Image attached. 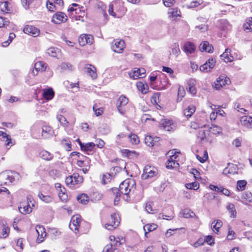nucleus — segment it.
Listing matches in <instances>:
<instances>
[{
    "label": "nucleus",
    "mask_w": 252,
    "mask_h": 252,
    "mask_svg": "<svg viewBox=\"0 0 252 252\" xmlns=\"http://www.w3.org/2000/svg\"><path fill=\"white\" fill-rule=\"evenodd\" d=\"M20 178V174L15 171H5L0 173V186L9 185Z\"/></svg>",
    "instance_id": "obj_1"
},
{
    "label": "nucleus",
    "mask_w": 252,
    "mask_h": 252,
    "mask_svg": "<svg viewBox=\"0 0 252 252\" xmlns=\"http://www.w3.org/2000/svg\"><path fill=\"white\" fill-rule=\"evenodd\" d=\"M134 185V183L133 181L126 180L120 185L119 189L121 193L126 196L127 199L128 197V195L130 191L135 189Z\"/></svg>",
    "instance_id": "obj_2"
},
{
    "label": "nucleus",
    "mask_w": 252,
    "mask_h": 252,
    "mask_svg": "<svg viewBox=\"0 0 252 252\" xmlns=\"http://www.w3.org/2000/svg\"><path fill=\"white\" fill-rule=\"evenodd\" d=\"M158 174V169L154 166L147 165L143 169V173L141 178L144 180L150 179L157 176Z\"/></svg>",
    "instance_id": "obj_3"
},
{
    "label": "nucleus",
    "mask_w": 252,
    "mask_h": 252,
    "mask_svg": "<svg viewBox=\"0 0 252 252\" xmlns=\"http://www.w3.org/2000/svg\"><path fill=\"white\" fill-rule=\"evenodd\" d=\"M83 179L82 176L78 174H73L66 178L65 183L67 186L70 188H74L76 185H77L83 182Z\"/></svg>",
    "instance_id": "obj_4"
},
{
    "label": "nucleus",
    "mask_w": 252,
    "mask_h": 252,
    "mask_svg": "<svg viewBox=\"0 0 252 252\" xmlns=\"http://www.w3.org/2000/svg\"><path fill=\"white\" fill-rule=\"evenodd\" d=\"M120 217L116 213H113L111 215L108 223L105 224L104 227L106 229L112 230L116 228L120 223Z\"/></svg>",
    "instance_id": "obj_5"
},
{
    "label": "nucleus",
    "mask_w": 252,
    "mask_h": 252,
    "mask_svg": "<svg viewBox=\"0 0 252 252\" xmlns=\"http://www.w3.org/2000/svg\"><path fill=\"white\" fill-rule=\"evenodd\" d=\"M81 221V219L79 215H74L71 218L69 224V227L72 231H74L75 234H77L79 231V227Z\"/></svg>",
    "instance_id": "obj_6"
},
{
    "label": "nucleus",
    "mask_w": 252,
    "mask_h": 252,
    "mask_svg": "<svg viewBox=\"0 0 252 252\" xmlns=\"http://www.w3.org/2000/svg\"><path fill=\"white\" fill-rule=\"evenodd\" d=\"M128 99L125 96L122 95L118 99L117 101V108L122 115L125 113L126 109L125 108L126 105L128 103Z\"/></svg>",
    "instance_id": "obj_7"
},
{
    "label": "nucleus",
    "mask_w": 252,
    "mask_h": 252,
    "mask_svg": "<svg viewBox=\"0 0 252 252\" xmlns=\"http://www.w3.org/2000/svg\"><path fill=\"white\" fill-rule=\"evenodd\" d=\"M215 63V59L213 58H209L205 63L200 66V70L203 72H209L214 67Z\"/></svg>",
    "instance_id": "obj_8"
},
{
    "label": "nucleus",
    "mask_w": 252,
    "mask_h": 252,
    "mask_svg": "<svg viewBox=\"0 0 252 252\" xmlns=\"http://www.w3.org/2000/svg\"><path fill=\"white\" fill-rule=\"evenodd\" d=\"M125 43L123 40H114L112 43V50L117 53H121L124 50Z\"/></svg>",
    "instance_id": "obj_9"
},
{
    "label": "nucleus",
    "mask_w": 252,
    "mask_h": 252,
    "mask_svg": "<svg viewBox=\"0 0 252 252\" xmlns=\"http://www.w3.org/2000/svg\"><path fill=\"white\" fill-rule=\"evenodd\" d=\"M93 41V36L91 34H83L80 35L78 38L79 44L82 46L85 45L87 43L91 44Z\"/></svg>",
    "instance_id": "obj_10"
},
{
    "label": "nucleus",
    "mask_w": 252,
    "mask_h": 252,
    "mask_svg": "<svg viewBox=\"0 0 252 252\" xmlns=\"http://www.w3.org/2000/svg\"><path fill=\"white\" fill-rule=\"evenodd\" d=\"M237 166L231 163H228V166L225 167L223 171V174L227 176L228 177L230 176L231 175L237 174Z\"/></svg>",
    "instance_id": "obj_11"
},
{
    "label": "nucleus",
    "mask_w": 252,
    "mask_h": 252,
    "mask_svg": "<svg viewBox=\"0 0 252 252\" xmlns=\"http://www.w3.org/2000/svg\"><path fill=\"white\" fill-rule=\"evenodd\" d=\"M175 124L172 120L163 119L161 120L160 127L163 128L165 130L171 131L175 127Z\"/></svg>",
    "instance_id": "obj_12"
},
{
    "label": "nucleus",
    "mask_w": 252,
    "mask_h": 252,
    "mask_svg": "<svg viewBox=\"0 0 252 252\" xmlns=\"http://www.w3.org/2000/svg\"><path fill=\"white\" fill-rule=\"evenodd\" d=\"M35 230L38 234L37 241L38 243H41L44 241V238L46 236V232L45 228L40 225L35 226Z\"/></svg>",
    "instance_id": "obj_13"
},
{
    "label": "nucleus",
    "mask_w": 252,
    "mask_h": 252,
    "mask_svg": "<svg viewBox=\"0 0 252 252\" xmlns=\"http://www.w3.org/2000/svg\"><path fill=\"white\" fill-rule=\"evenodd\" d=\"M145 70L144 68H137L136 70L129 73V76L131 78L137 79L143 77L145 76Z\"/></svg>",
    "instance_id": "obj_14"
},
{
    "label": "nucleus",
    "mask_w": 252,
    "mask_h": 252,
    "mask_svg": "<svg viewBox=\"0 0 252 252\" xmlns=\"http://www.w3.org/2000/svg\"><path fill=\"white\" fill-rule=\"evenodd\" d=\"M24 33L33 36H36L39 33V30L32 26L27 25L23 29Z\"/></svg>",
    "instance_id": "obj_15"
},
{
    "label": "nucleus",
    "mask_w": 252,
    "mask_h": 252,
    "mask_svg": "<svg viewBox=\"0 0 252 252\" xmlns=\"http://www.w3.org/2000/svg\"><path fill=\"white\" fill-rule=\"evenodd\" d=\"M241 124L248 128H252V117L250 116H244L241 118Z\"/></svg>",
    "instance_id": "obj_16"
},
{
    "label": "nucleus",
    "mask_w": 252,
    "mask_h": 252,
    "mask_svg": "<svg viewBox=\"0 0 252 252\" xmlns=\"http://www.w3.org/2000/svg\"><path fill=\"white\" fill-rule=\"evenodd\" d=\"M177 158V157L175 155L170 156L166 162V167L167 168H176L179 167V164L175 160Z\"/></svg>",
    "instance_id": "obj_17"
},
{
    "label": "nucleus",
    "mask_w": 252,
    "mask_h": 252,
    "mask_svg": "<svg viewBox=\"0 0 252 252\" xmlns=\"http://www.w3.org/2000/svg\"><path fill=\"white\" fill-rule=\"evenodd\" d=\"M46 53L49 55L59 59L62 57V52L60 49L55 48L51 47L47 50Z\"/></svg>",
    "instance_id": "obj_18"
},
{
    "label": "nucleus",
    "mask_w": 252,
    "mask_h": 252,
    "mask_svg": "<svg viewBox=\"0 0 252 252\" xmlns=\"http://www.w3.org/2000/svg\"><path fill=\"white\" fill-rule=\"evenodd\" d=\"M84 71L87 73L93 79L97 78L96 68L91 64H87L84 68Z\"/></svg>",
    "instance_id": "obj_19"
},
{
    "label": "nucleus",
    "mask_w": 252,
    "mask_h": 252,
    "mask_svg": "<svg viewBox=\"0 0 252 252\" xmlns=\"http://www.w3.org/2000/svg\"><path fill=\"white\" fill-rule=\"evenodd\" d=\"M231 49L226 48L225 52L220 55V58L223 60L225 63L231 62L233 61L234 58L231 55Z\"/></svg>",
    "instance_id": "obj_20"
},
{
    "label": "nucleus",
    "mask_w": 252,
    "mask_h": 252,
    "mask_svg": "<svg viewBox=\"0 0 252 252\" xmlns=\"http://www.w3.org/2000/svg\"><path fill=\"white\" fill-rule=\"evenodd\" d=\"M43 91L42 96L44 99L50 100L54 97L55 93L52 88H49L47 89H44Z\"/></svg>",
    "instance_id": "obj_21"
},
{
    "label": "nucleus",
    "mask_w": 252,
    "mask_h": 252,
    "mask_svg": "<svg viewBox=\"0 0 252 252\" xmlns=\"http://www.w3.org/2000/svg\"><path fill=\"white\" fill-rule=\"evenodd\" d=\"M42 136L44 138H49V137L52 136L53 133L52 128L49 126H43L42 128Z\"/></svg>",
    "instance_id": "obj_22"
},
{
    "label": "nucleus",
    "mask_w": 252,
    "mask_h": 252,
    "mask_svg": "<svg viewBox=\"0 0 252 252\" xmlns=\"http://www.w3.org/2000/svg\"><path fill=\"white\" fill-rule=\"evenodd\" d=\"M196 81L193 79H189L188 82L187 90L191 94H195L196 93V90L195 87Z\"/></svg>",
    "instance_id": "obj_23"
},
{
    "label": "nucleus",
    "mask_w": 252,
    "mask_h": 252,
    "mask_svg": "<svg viewBox=\"0 0 252 252\" xmlns=\"http://www.w3.org/2000/svg\"><path fill=\"white\" fill-rule=\"evenodd\" d=\"M168 14L169 18L175 19L178 17H181V11L177 8H170Z\"/></svg>",
    "instance_id": "obj_24"
},
{
    "label": "nucleus",
    "mask_w": 252,
    "mask_h": 252,
    "mask_svg": "<svg viewBox=\"0 0 252 252\" xmlns=\"http://www.w3.org/2000/svg\"><path fill=\"white\" fill-rule=\"evenodd\" d=\"M184 49V51L187 54H192L194 52L196 47L193 43L190 42H187L185 43Z\"/></svg>",
    "instance_id": "obj_25"
},
{
    "label": "nucleus",
    "mask_w": 252,
    "mask_h": 252,
    "mask_svg": "<svg viewBox=\"0 0 252 252\" xmlns=\"http://www.w3.org/2000/svg\"><path fill=\"white\" fill-rule=\"evenodd\" d=\"M19 209L20 212L25 214H29L32 211L30 204L29 203L27 204L25 203L21 204L20 206L19 207Z\"/></svg>",
    "instance_id": "obj_26"
},
{
    "label": "nucleus",
    "mask_w": 252,
    "mask_h": 252,
    "mask_svg": "<svg viewBox=\"0 0 252 252\" xmlns=\"http://www.w3.org/2000/svg\"><path fill=\"white\" fill-rule=\"evenodd\" d=\"M0 10L4 13H10L11 7L8 1H0Z\"/></svg>",
    "instance_id": "obj_27"
},
{
    "label": "nucleus",
    "mask_w": 252,
    "mask_h": 252,
    "mask_svg": "<svg viewBox=\"0 0 252 252\" xmlns=\"http://www.w3.org/2000/svg\"><path fill=\"white\" fill-rule=\"evenodd\" d=\"M52 21L56 24H60L63 21V15L62 12H57L52 17Z\"/></svg>",
    "instance_id": "obj_28"
},
{
    "label": "nucleus",
    "mask_w": 252,
    "mask_h": 252,
    "mask_svg": "<svg viewBox=\"0 0 252 252\" xmlns=\"http://www.w3.org/2000/svg\"><path fill=\"white\" fill-rule=\"evenodd\" d=\"M158 225L155 223L147 224L144 227V230L145 231V236L147 237V234L149 232H151L157 229Z\"/></svg>",
    "instance_id": "obj_29"
},
{
    "label": "nucleus",
    "mask_w": 252,
    "mask_h": 252,
    "mask_svg": "<svg viewBox=\"0 0 252 252\" xmlns=\"http://www.w3.org/2000/svg\"><path fill=\"white\" fill-rule=\"evenodd\" d=\"M226 209L228 211L230 214V217L231 218H234L236 216V211L235 209V205L232 203H228L226 207Z\"/></svg>",
    "instance_id": "obj_30"
},
{
    "label": "nucleus",
    "mask_w": 252,
    "mask_h": 252,
    "mask_svg": "<svg viewBox=\"0 0 252 252\" xmlns=\"http://www.w3.org/2000/svg\"><path fill=\"white\" fill-rule=\"evenodd\" d=\"M46 67V64L41 61L38 62L34 64V68L37 72L39 71H44Z\"/></svg>",
    "instance_id": "obj_31"
},
{
    "label": "nucleus",
    "mask_w": 252,
    "mask_h": 252,
    "mask_svg": "<svg viewBox=\"0 0 252 252\" xmlns=\"http://www.w3.org/2000/svg\"><path fill=\"white\" fill-rule=\"evenodd\" d=\"M195 111V107L193 105H190L184 110V114L187 117H190Z\"/></svg>",
    "instance_id": "obj_32"
},
{
    "label": "nucleus",
    "mask_w": 252,
    "mask_h": 252,
    "mask_svg": "<svg viewBox=\"0 0 252 252\" xmlns=\"http://www.w3.org/2000/svg\"><path fill=\"white\" fill-rule=\"evenodd\" d=\"M136 86L138 90L142 94H145L148 92V86L147 84H144L141 82H138L137 83Z\"/></svg>",
    "instance_id": "obj_33"
},
{
    "label": "nucleus",
    "mask_w": 252,
    "mask_h": 252,
    "mask_svg": "<svg viewBox=\"0 0 252 252\" xmlns=\"http://www.w3.org/2000/svg\"><path fill=\"white\" fill-rule=\"evenodd\" d=\"M103 252H119V250L117 248L114 247L113 244H110L104 247Z\"/></svg>",
    "instance_id": "obj_34"
},
{
    "label": "nucleus",
    "mask_w": 252,
    "mask_h": 252,
    "mask_svg": "<svg viewBox=\"0 0 252 252\" xmlns=\"http://www.w3.org/2000/svg\"><path fill=\"white\" fill-rule=\"evenodd\" d=\"M212 224L214 231L217 233L219 231L220 228L221 227L222 222L220 220H218L216 222L215 221H213L212 222Z\"/></svg>",
    "instance_id": "obj_35"
},
{
    "label": "nucleus",
    "mask_w": 252,
    "mask_h": 252,
    "mask_svg": "<svg viewBox=\"0 0 252 252\" xmlns=\"http://www.w3.org/2000/svg\"><path fill=\"white\" fill-rule=\"evenodd\" d=\"M77 199L79 203L83 204H86L88 202V196L87 194L82 193L77 197Z\"/></svg>",
    "instance_id": "obj_36"
},
{
    "label": "nucleus",
    "mask_w": 252,
    "mask_h": 252,
    "mask_svg": "<svg viewBox=\"0 0 252 252\" xmlns=\"http://www.w3.org/2000/svg\"><path fill=\"white\" fill-rule=\"evenodd\" d=\"M243 27L245 30H249V32L252 31V17L246 20Z\"/></svg>",
    "instance_id": "obj_37"
},
{
    "label": "nucleus",
    "mask_w": 252,
    "mask_h": 252,
    "mask_svg": "<svg viewBox=\"0 0 252 252\" xmlns=\"http://www.w3.org/2000/svg\"><path fill=\"white\" fill-rule=\"evenodd\" d=\"M95 144L94 142L88 143L84 145V147H82V150L86 152H91L94 148Z\"/></svg>",
    "instance_id": "obj_38"
},
{
    "label": "nucleus",
    "mask_w": 252,
    "mask_h": 252,
    "mask_svg": "<svg viewBox=\"0 0 252 252\" xmlns=\"http://www.w3.org/2000/svg\"><path fill=\"white\" fill-rule=\"evenodd\" d=\"M40 156L45 160H49L52 158V155L47 151H43L40 153Z\"/></svg>",
    "instance_id": "obj_39"
},
{
    "label": "nucleus",
    "mask_w": 252,
    "mask_h": 252,
    "mask_svg": "<svg viewBox=\"0 0 252 252\" xmlns=\"http://www.w3.org/2000/svg\"><path fill=\"white\" fill-rule=\"evenodd\" d=\"M219 80V84L221 85V87L224 86L225 84H227L228 81H229V79L227 78L225 75H221L219 76V78H217Z\"/></svg>",
    "instance_id": "obj_40"
},
{
    "label": "nucleus",
    "mask_w": 252,
    "mask_h": 252,
    "mask_svg": "<svg viewBox=\"0 0 252 252\" xmlns=\"http://www.w3.org/2000/svg\"><path fill=\"white\" fill-rule=\"evenodd\" d=\"M130 141L132 144H138L139 143L138 137L135 134H131L128 136Z\"/></svg>",
    "instance_id": "obj_41"
},
{
    "label": "nucleus",
    "mask_w": 252,
    "mask_h": 252,
    "mask_svg": "<svg viewBox=\"0 0 252 252\" xmlns=\"http://www.w3.org/2000/svg\"><path fill=\"white\" fill-rule=\"evenodd\" d=\"M55 187L56 190L58 191V197L61 201H62V196H63V192L61 189L62 185L60 183H56L55 184Z\"/></svg>",
    "instance_id": "obj_42"
},
{
    "label": "nucleus",
    "mask_w": 252,
    "mask_h": 252,
    "mask_svg": "<svg viewBox=\"0 0 252 252\" xmlns=\"http://www.w3.org/2000/svg\"><path fill=\"white\" fill-rule=\"evenodd\" d=\"M186 187L188 189L196 190L199 188V185L197 182H193L187 184Z\"/></svg>",
    "instance_id": "obj_43"
},
{
    "label": "nucleus",
    "mask_w": 252,
    "mask_h": 252,
    "mask_svg": "<svg viewBox=\"0 0 252 252\" xmlns=\"http://www.w3.org/2000/svg\"><path fill=\"white\" fill-rule=\"evenodd\" d=\"M154 139L153 137L150 135H147L145 138V143L148 146H153L154 145Z\"/></svg>",
    "instance_id": "obj_44"
},
{
    "label": "nucleus",
    "mask_w": 252,
    "mask_h": 252,
    "mask_svg": "<svg viewBox=\"0 0 252 252\" xmlns=\"http://www.w3.org/2000/svg\"><path fill=\"white\" fill-rule=\"evenodd\" d=\"M39 197L46 203L51 202L52 200V197L49 195H44L42 193H39Z\"/></svg>",
    "instance_id": "obj_45"
},
{
    "label": "nucleus",
    "mask_w": 252,
    "mask_h": 252,
    "mask_svg": "<svg viewBox=\"0 0 252 252\" xmlns=\"http://www.w3.org/2000/svg\"><path fill=\"white\" fill-rule=\"evenodd\" d=\"M247 182L245 180H240L237 182V188L238 190H243L245 189Z\"/></svg>",
    "instance_id": "obj_46"
},
{
    "label": "nucleus",
    "mask_w": 252,
    "mask_h": 252,
    "mask_svg": "<svg viewBox=\"0 0 252 252\" xmlns=\"http://www.w3.org/2000/svg\"><path fill=\"white\" fill-rule=\"evenodd\" d=\"M9 233V228L8 226L4 225L2 228V232L1 233V237L6 238L8 236Z\"/></svg>",
    "instance_id": "obj_47"
},
{
    "label": "nucleus",
    "mask_w": 252,
    "mask_h": 252,
    "mask_svg": "<svg viewBox=\"0 0 252 252\" xmlns=\"http://www.w3.org/2000/svg\"><path fill=\"white\" fill-rule=\"evenodd\" d=\"M145 210L148 213H155V210L152 208V203L148 202L146 204L145 206Z\"/></svg>",
    "instance_id": "obj_48"
},
{
    "label": "nucleus",
    "mask_w": 252,
    "mask_h": 252,
    "mask_svg": "<svg viewBox=\"0 0 252 252\" xmlns=\"http://www.w3.org/2000/svg\"><path fill=\"white\" fill-rule=\"evenodd\" d=\"M211 129L212 130V132L215 134L221 132L222 130V128L220 126L216 125H212Z\"/></svg>",
    "instance_id": "obj_49"
},
{
    "label": "nucleus",
    "mask_w": 252,
    "mask_h": 252,
    "mask_svg": "<svg viewBox=\"0 0 252 252\" xmlns=\"http://www.w3.org/2000/svg\"><path fill=\"white\" fill-rule=\"evenodd\" d=\"M193 215H194L193 212H190V210L188 209H185L183 211V215L184 218L192 217Z\"/></svg>",
    "instance_id": "obj_50"
},
{
    "label": "nucleus",
    "mask_w": 252,
    "mask_h": 252,
    "mask_svg": "<svg viewBox=\"0 0 252 252\" xmlns=\"http://www.w3.org/2000/svg\"><path fill=\"white\" fill-rule=\"evenodd\" d=\"M202 0H193L190 3V7H196L202 3Z\"/></svg>",
    "instance_id": "obj_51"
},
{
    "label": "nucleus",
    "mask_w": 252,
    "mask_h": 252,
    "mask_svg": "<svg viewBox=\"0 0 252 252\" xmlns=\"http://www.w3.org/2000/svg\"><path fill=\"white\" fill-rule=\"evenodd\" d=\"M160 95V94L159 93L154 94L151 98L152 101L155 104H158V100L159 99Z\"/></svg>",
    "instance_id": "obj_52"
},
{
    "label": "nucleus",
    "mask_w": 252,
    "mask_h": 252,
    "mask_svg": "<svg viewBox=\"0 0 252 252\" xmlns=\"http://www.w3.org/2000/svg\"><path fill=\"white\" fill-rule=\"evenodd\" d=\"M209 44L208 41H204L202 42L199 45V49L201 52L205 51L206 50L207 47Z\"/></svg>",
    "instance_id": "obj_53"
},
{
    "label": "nucleus",
    "mask_w": 252,
    "mask_h": 252,
    "mask_svg": "<svg viewBox=\"0 0 252 252\" xmlns=\"http://www.w3.org/2000/svg\"><path fill=\"white\" fill-rule=\"evenodd\" d=\"M164 5L166 7H171L175 2V0H163Z\"/></svg>",
    "instance_id": "obj_54"
},
{
    "label": "nucleus",
    "mask_w": 252,
    "mask_h": 252,
    "mask_svg": "<svg viewBox=\"0 0 252 252\" xmlns=\"http://www.w3.org/2000/svg\"><path fill=\"white\" fill-rule=\"evenodd\" d=\"M110 174L104 175L102 179V183L104 185L107 184L110 182Z\"/></svg>",
    "instance_id": "obj_55"
},
{
    "label": "nucleus",
    "mask_w": 252,
    "mask_h": 252,
    "mask_svg": "<svg viewBox=\"0 0 252 252\" xmlns=\"http://www.w3.org/2000/svg\"><path fill=\"white\" fill-rule=\"evenodd\" d=\"M204 241L209 245H212L214 243V239L211 235L207 236Z\"/></svg>",
    "instance_id": "obj_56"
},
{
    "label": "nucleus",
    "mask_w": 252,
    "mask_h": 252,
    "mask_svg": "<svg viewBox=\"0 0 252 252\" xmlns=\"http://www.w3.org/2000/svg\"><path fill=\"white\" fill-rule=\"evenodd\" d=\"M185 94L184 89L182 86H179L178 88V95L179 97L182 98Z\"/></svg>",
    "instance_id": "obj_57"
},
{
    "label": "nucleus",
    "mask_w": 252,
    "mask_h": 252,
    "mask_svg": "<svg viewBox=\"0 0 252 252\" xmlns=\"http://www.w3.org/2000/svg\"><path fill=\"white\" fill-rule=\"evenodd\" d=\"M93 110L94 111L95 115L97 116L101 115L103 113V110L102 108H96V104L93 106Z\"/></svg>",
    "instance_id": "obj_58"
},
{
    "label": "nucleus",
    "mask_w": 252,
    "mask_h": 252,
    "mask_svg": "<svg viewBox=\"0 0 252 252\" xmlns=\"http://www.w3.org/2000/svg\"><path fill=\"white\" fill-rule=\"evenodd\" d=\"M205 243L204 240L202 238L199 239L197 241L195 242L193 244V247L194 248H197L199 246H202Z\"/></svg>",
    "instance_id": "obj_59"
},
{
    "label": "nucleus",
    "mask_w": 252,
    "mask_h": 252,
    "mask_svg": "<svg viewBox=\"0 0 252 252\" xmlns=\"http://www.w3.org/2000/svg\"><path fill=\"white\" fill-rule=\"evenodd\" d=\"M227 238L228 240H233L235 238V233L233 230L229 229Z\"/></svg>",
    "instance_id": "obj_60"
},
{
    "label": "nucleus",
    "mask_w": 252,
    "mask_h": 252,
    "mask_svg": "<svg viewBox=\"0 0 252 252\" xmlns=\"http://www.w3.org/2000/svg\"><path fill=\"white\" fill-rule=\"evenodd\" d=\"M46 7L50 11H53L55 8V5L49 1L47 2Z\"/></svg>",
    "instance_id": "obj_61"
},
{
    "label": "nucleus",
    "mask_w": 252,
    "mask_h": 252,
    "mask_svg": "<svg viewBox=\"0 0 252 252\" xmlns=\"http://www.w3.org/2000/svg\"><path fill=\"white\" fill-rule=\"evenodd\" d=\"M172 53L176 57H177L179 55V54L180 53V50L178 45L175 46V47L174 48H173Z\"/></svg>",
    "instance_id": "obj_62"
},
{
    "label": "nucleus",
    "mask_w": 252,
    "mask_h": 252,
    "mask_svg": "<svg viewBox=\"0 0 252 252\" xmlns=\"http://www.w3.org/2000/svg\"><path fill=\"white\" fill-rule=\"evenodd\" d=\"M95 142L96 143L97 146L99 148H102L104 146L105 142L100 139H96Z\"/></svg>",
    "instance_id": "obj_63"
},
{
    "label": "nucleus",
    "mask_w": 252,
    "mask_h": 252,
    "mask_svg": "<svg viewBox=\"0 0 252 252\" xmlns=\"http://www.w3.org/2000/svg\"><path fill=\"white\" fill-rule=\"evenodd\" d=\"M108 12L110 15L113 16V17H116V15L115 13L114 12L113 10V5L112 3H110L109 5V9H108Z\"/></svg>",
    "instance_id": "obj_64"
}]
</instances>
